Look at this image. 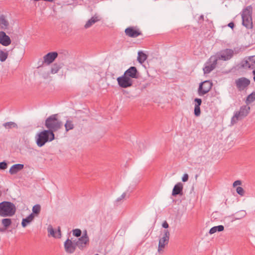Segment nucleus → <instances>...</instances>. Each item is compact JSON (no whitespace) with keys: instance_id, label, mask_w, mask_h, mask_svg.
Instances as JSON below:
<instances>
[{"instance_id":"nucleus-28","label":"nucleus","mask_w":255,"mask_h":255,"mask_svg":"<svg viewBox=\"0 0 255 255\" xmlns=\"http://www.w3.org/2000/svg\"><path fill=\"white\" fill-rule=\"evenodd\" d=\"M255 101V91H253L251 94L249 95L246 99V103L249 105Z\"/></svg>"},{"instance_id":"nucleus-37","label":"nucleus","mask_w":255,"mask_h":255,"mask_svg":"<svg viewBox=\"0 0 255 255\" xmlns=\"http://www.w3.org/2000/svg\"><path fill=\"white\" fill-rule=\"evenodd\" d=\"M242 67L245 69H250V64L249 63L248 59L242 61Z\"/></svg>"},{"instance_id":"nucleus-38","label":"nucleus","mask_w":255,"mask_h":255,"mask_svg":"<svg viewBox=\"0 0 255 255\" xmlns=\"http://www.w3.org/2000/svg\"><path fill=\"white\" fill-rule=\"evenodd\" d=\"M236 191L237 192V193L238 194H239L240 195L243 196L244 195V193H245V191H244V189L241 187H238L237 188H236Z\"/></svg>"},{"instance_id":"nucleus-27","label":"nucleus","mask_w":255,"mask_h":255,"mask_svg":"<svg viewBox=\"0 0 255 255\" xmlns=\"http://www.w3.org/2000/svg\"><path fill=\"white\" fill-rule=\"evenodd\" d=\"M2 126L6 128V129H11L12 128H18V126L17 125L13 122H8L5 123H3Z\"/></svg>"},{"instance_id":"nucleus-32","label":"nucleus","mask_w":255,"mask_h":255,"mask_svg":"<svg viewBox=\"0 0 255 255\" xmlns=\"http://www.w3.org/2000/svg\"><path fill=\"white\" fill-rule=\"evenodd\" d=\"M64 126L65 127V129H66V131H68L69 130L72 129L74 128V126L72 123V122L70 120H67Z\"/></svg>"},{"instance_id":"nucleus-43","label":"nucleus","mask_w":255,"mask_h":255,"mask_svg":"<svg viewBox=\"0 0 255 255\" xmlns=\"http://www.w3.org/2000/svg\"><path fill=\"white\" fill-rule=\"evenodd\" d=\"M81 237H83L85 239H88V240H89V238L88 236V234H87V230H85L84 232H83V235L81 236Z\"/></svg>"},{"instance_id":"nucleus-46","label":"nucleus","mask_w":255,"mask_h":255,"mask_svg":"<svg viewBox=\"0 0 255 255\" xmlns=\"http://www.w3.org/2000/svg\"><path fill=\"white\" fill-rule=\"evenodd\" d=\"M228 26L233 29L235 27V23L233 22H231L228 24Z\"/></svg>"},{"instance_id":"nucleus-11","label":"nucleus","mask_w":255,"mask_h":255,"mask_svg":"<svg viewBox=\"0 0 255 255\" xmlns=\"http://www.w3.org/2000/svg\"><path fill=\"white\" fill-rule=\"evenodd\" d=\"M125 32L127 36L132 38H135L142 35L141 32L136 26H129L126 28Z\"/></svg>"},{"instance_id":"nucleus-29","label":"nucleus","mask_w":255,"mask_h":255,"mask_svg":"<svg viewBox=\"0 0 255 255\" xmlns=\"http://www.w3.org/2000/svg\"><path fill=\"white\" fill-rule=\"evenodd\" d=\"M41 210V206L39 204H36L32 207V213L30 214H32L34 217L35 216H38Z\"/></svg>"},{"instance_id":"nucleus-16","label":"nucleus","mask_w":255,"mask_h":255,"mask_svg":"<svg viewBox=\"0 0 255 255\" xmlns=\"http://www.w3.org/2000/svg\"><path fill=\"white\" fill-rule=\"evenodd\" d=\"M183 185L181 182H178L176 184L172 190V196L176 197L178 195L182 196L183 195Z\"/></svg>"},{"instance_id":"nucleus-18","label":"nucleus","mask_w":255,"mask_h":255,"mask_svg":"<svg viewBox=\"0 0 255 255\" xmlns=\"http://www.w3.org/2000/svg\"><path fill=\"white\" fill-rule=\"evenodd\" d=\"M202 99L198 98H196L194 100V114L195 117H198L201 115L200 106L202 104Z\"/></svg>"},{"instance_id":"nucleus-22","label":"nucleus","mask_w":255,"mask_h":255,"mask_svg":"<svg viewBox=\"0 0 255 255\" xmlns=\"http://www.w3.org/2000/svg\"><path fill=\"white\" fill-rule=\"evenodd\" d=\"M100 20V18L99 16L95 15L94 16H92L90 19H89L87 22L86 23L84 27L85 28H88L91 27L93 24H95L96 22Z\"/></svg>"},{"instance_id":"nucleus-5","label":"nucleus","mask_w":255,"mask_h":255,"mask_svg":"<svg viewBox=\"0 0 255 255\" xmlns=\"http://www.w3.org/2000/svg\"><path fill=\"white\" fill-rule=\"evenodd\" d=\"M250 110L251 108L248 105L241 106L239 111L235 112L234 115L231 119V124L234 125L239 120H242L246 117L249 114Z\"/></svg>"},{"instance_id":"nucleus-7","label":"nucleus","mask_w":255,"mask_h":255,"mask_svg":"<svg viewBox=\"0 0 255 255\" xmlns=\"http://www.w3.org/2000/svg\"><path fill=\"white\" fill-rule=\"evenodd\" d=\"M57 57L58 53L57 52H51L48 53L44 56L43 61H39L38 62L39 66L38 67L42 66L44 63L47 65H49L52 63Z\"/></svg>"},{"instance_id":"nucleus-42","label":"nucleus","mask_w":255,"mask_h":255,"mask_svg":"<svg viewBox=\"0 0 255 255\" xmlns=\"http://www.w3.org/2000/svg\"><path fill=\"white\" fill-rule=\"evenodd\" d=\"M55 232H56V238H60L61 237L60 227H58L57 231H55Z\"/></svg>"},{"instance_id":"nucleus-49","label":"nucleus","mask_w":255,"mask_h":255,"mask_svg":"<svg viewBox=\"0 0 255 255\" xmlns=\"http://www.w3.org/2000/svg\"><path fill=\"white\" fill-rule=\"evenodd\" d=\"M6 229H2V228H0V232H4Z\"/></svg>"},{"instance_id":"nucleus-21","label":"nucleus","mask_w":255,"mask_h":255,"mask_svg":"<svg viewBox=\"0 0 255 255\" xmlns=\"http://www.w3.org/2000/svg\"><path fill=\"white\" fill-rule=\"evenodd\" d=\"M9 22L3 14L0 15V28L4 30L7 29L9 26Z\"/></svg>"},{"instance_id":"nucleus-24","label":"nucleus","mask_w":255,"mask_h":255,"mask_svg":"<svg viewBox=\"0 0 255 255\" xmlns=\"http://www.w3.org/2000/svg\"><path fill=\"white\" fill-rule=\"evenodd\" d=\"M63 63H54L51 69V74H55L57 73L59 70L63 67Z\"/></svg>"},{"instance_id":"nucleus-12","label":"nucleus","mask_w":255,"mask_h":255,"mask_svg":"<svg viewBox=\"0 0 255 255\" xmlns=\"http://www.w3.org/2000/svg\"><path fill=\"white\" fill-rule=\"evenodd\" d=\"M250 80L245 77L240 78L235 81L236 87L240 91L246 89L250 84Z\"/></svg>"},{"instance_id":"nucleus-23","label":"nucleus","mask_w":255,"mask_h":255,"mask_svg":"<svg viewBox=\"0 0 255 255\" xmlns=\"http://www.w3.org/2000/svg\"><path fill=\"white\" fill-rule=\"evenodd\" d=\"M34 217L32 214L29 215L26 218H23L21 222V226L23 228H25L28 224L31 223Z\"/></svg>"},{"instance_id":"nucleus-26","label":"nucleus","mask_w":255,"mask_h":255,"mask_svg":"<svg viewBox=\"0 0 255 255\" xmlns=\"http://www.w3.org/2000/svg\"><path fill=\"white\" fill-rule=\"evenodd\" d=\"M224 230V227L223 225H219L217 226H214L210 229L209 233L212 235L217 232H222Z\"/></svg>"},{"instance_id":"nucleus-6","label":"nucleus","mask_w":255,"mask_h":255,"mask_svg":"<svg viewBox=\"0 0 255 255\" xmlns=\"http://www.w3.org/2000/svg\"><path fill=\"white\" fill-rule=\"evenodd\" d=\"M213 83L210 80H206L199 84L198 88V94L200 96H203L207 94L212 89Z\"/></svg>"},{"instance_id":"nucleus-25","label":"nucleus","mask_w":255,"mask_h":255,"mask_svg":"<svg viewBox=\"0 0 255 255\" xmlns=\"http://www.w3.org/2000/svg\"><path fill=\"white\" fill-rule=\"evenodd\" d=\"M147 58V56L143 51H140L138 52L137 61L139 63H143Z\"/></svg>"},{"instance_id":"nucleus-20","label":"nucleus","mask_w":255,"mask_h":255,"mask_svg":"<svg viewBox=\"0 0 255 255\" xmlns=\"http://www.w3.org/2000/svg\"><path fill=\"white\" fill-rule=\"evenodd\" d=\"M24 168V165L22 164H15L13 165L9 169V172L11 175L16 174L18 172Z\"/></svg>"},{"instance_id":"nucleus-17","label":"nucleus","mask_w":255,"mask_h":255,"mask_svg":"<svg viewBox=\"0 0 255 255\" xmlns=\"http://www.w3.org/2000/svg\"><path fill=\"white\" fill-rule=\"evenodd\" d=\"M11 40L10 37L7 35L5 32L0 31V44L4 46L10 44Z\"/></svg>"},{"instance_id":"nucleus-3","label":"nucleus","mask_w":255,"mask_h":255,"mask_svg":"<svg viewBox=\"0 0 255 255\" xmlns=\"http://www.w3.org/2000/svg\"><path fill=\"white\" fill-rule=\"evenodd\" d=\"M36 143L38 147H42L47 142H50L55 139L54 133H51L49 130L44 129L35 136Z\"/></svg>"},{"instance_id":"nucleus-10","label":"nucleus","mask_w":255,"mask_h":255,"mask_svg":"<svg viewBox=\"0 0 255 255\" xmlns=\"http://www.w3.org/2000/svg\"><path fill=\"white\" fill-rule=\"evenodd\" d=\"M170 237V233L168 230H164V236L159 241L158 252H160L164 249L166 245L168 244Z\"/></svg>"},{"instance_id":"nucleus-19","label":"nucleus","mask_w":255,"mask_h":255,"mask_svg":"<svg viewBox=\"0 0 255 255\" xmlns=\"http://www.w3.org/2000/svg\"><path fill=\"white\" fill-rule=\"evenodd\" d=\"M234 51L231 49L227 48L221 52V58L224 60H230L233 56Z\"/></svg>"},{"instance_id":"nucleus-47","label":"nucleus","mask_w":255,"mask_h":255,"mask_svg":"<svg viewBox=\"0 0 255 255\" xmlns=\"http://www.w3.org/2000/svg\"><path fill=\"white\" fill-rule=\"evenodd\" d=\"M204 21V15H201L198 19V22L202 23Z\"/></svg>"},{"instance_id":"nucleus-33","label":"nucleus","mask_w":255,"mask_h":255,"mask_svg":"<svg viewBox=\"0 0 255 255\" xmlns=\"http://www.w3.org/2000/svg\"><path fill=\"white\" fill-rule=\"evenodd\" d=\"M248 60L250 64V69L255 68V55L248 57Z\"/></svg>"},{"instance_id":"nucleus-4","label":"nucleus","mask_w":255,"mask_h":255,"mask_svg":"<svg viewBox=\"0 0 255 255\" xmlns=\"http://www.w3.org/2000/svg\"><path fill=\"white\" fill-rule=\"evenodd\" d=\"M252 13L253 8L251 5H249L243 9L241 14L242 24L247 29H252L253 27Z\"/></svg>"},{"instance_id":"nucleus-44","label":"nucleus","mask_w":255,"mask_h":255,"mask_svg":"<svg viewBox=\"0 0 255 255\" xmlns=\"http://www.w3.org/2000/svg\"><path fill=\"white\" fill-rule=\"evenodd\" d=\"M242 184V182L241 180H236L235 181L233 184V187H236L238 185H240Z\"/></svg>"},{"instance_id":"nucleus-2","label":"nucleus","mask_w":255,"mask_h":255,"mask_svg":"<svg viewBox=\"0 0 255 255\" xmlns=\"http://www.w3.org/2000/svg\"><path fill=\"white\" fill-rule=\"evenodd\" d=\"M16 211V207L13 203L5 201L0 203V217H11L15 214Z\"/></svg>"},{"instance_id":"nucleus-9","label":"nucleus","mask_w":255,"mask_h":255,"mask_svg":"<svg viewBox=\"0 0 255 255\" xmlns=\"http://www.w3.org/2000/svg\"><path fill=\"white\" fill-rule=\"evenodd\" d=\"M217 64V59L216 57H211L203 68L204 74H208L214 69Z\"/></svg>"},{"instance_id":"nucleus-36","label":"nucleus","mask_w":255,"mask_h":255,"mask_svg":"<svg viewBox=\"0 0 255 255\" xmlns=\"http://www.w3.org/2000/svg\"><path fill=\"white\" fill-rule=\"evenodd\" d=\"M47 230L50 235L54 238H56V232L54 231L52 226L49 225L48 227Z\"/></svg>"},{"instance_id":"nucleus-14","label":"nucleus","mask_w":255,"mask_h":255,"mask_svg":"<svg viewBox=\"0 0 255 255\" xmlns=\"http://www.w3.org/2000/svg\"><path fill=\"white\" fill-rule=\"evenodd\" d=\"M64 247L65 252L69 254L74 253L76 249V246L74 241L72 242L71 240L68 238L64 243Z\"/></svg>"},{"instance_id":"nucleus-30","label":"nucleus","mask_w":255,"mask_h":255,"mask_svg":"<svg viewBox=\"0 0 255 255\" xmlns=\"http://www.w3.org/2000/svg\"><path fill=\"white\" fill-rule=\"evenodd\" d=\"M11 223V220L10 218H4L1 220V224L5 228V229H6L8 227H9Z\"/></svg>"},{"instance_id":"nucleus-40","label":"nucleus","mask_w":255,"mask_h":255,"mask_svg":"<svg viewBox=\"0 0 255 255\" xmlns=\"http://www.w3.org/2000/svg\"><path fill=\"white\" fill-rule=\"evenodd\" d=\"M7 167V164L5 161L0 162V170H4Z\"/></svg>"},{"instance_id":"nucleus-39","label":"nucleus","mask_w":255,"mask_h":255,"mask_svg":"<svg viewBox=\"0 0 255 255\" xmlns=\"http://www.w3.org/2000/svg\"><path fill=\"white\" fill-rule=\"evenodd\" d=\"M126 195H127V192L123 193L120 197H118L116 199L115 202L117 203L120 202L122 200H123L126 197Z\"/></svg>"},{"instance_id":"nucleus-35","label":"nucleus","mask_w":255,"mask_h":255,"mask_svg":"<svg viewBox=\"0 0 255 255\" xmlns=\"http://www.w3.org/2000/svg\"><path fill=\"white\" fill-rule=\"evenodd\" d=\"M72 234L76 237H81L82 235V231L79 229H73L72 230Z\"/></svg>"},{"instance_id":"nucleus-31","label":"nucleus","mask_w":255,"mask_h":255,"mask_svg":"<svg viewBox=\"0 0 255 255\" xmlns=\"http://www.w3.org/2000/svg\"><path fill=\"white\" fill-rule=\"evenodd\" d=\"M8 52L4 51L1 49H0V61L1 62H4L6 60L8 57Z\"/></svg>"},{"instance_id":"nucleus-41","label":"nucleus","mask_w":255,"mask_h":255,"mask_svg":"<svg viewBox=\"0 0 255 255\" xmlns=\"http://www.w3.org/2000/svg\"><path fill=\"white\" fill-rule=\"evenodd\" d=\"M188 179H189V176H188V174L185 173L182 178V181L184 182H185L188 180Z\"/></svg>"},{"instance_id":"nucleus-48","label":"nucleus","mask_w":255,"mask_h":255,"mask_svg":"<svg viewBox=\"0 0 255 255\" xmlns=\"http://www.w3.org/2000/svg\"><path fill=\"white\" fill-rule=\"evenodd\" d=\"M253 75L254 76V77H253V79H254V81L255 82V69H254L253 71Z\"/></svg>"},{"instance_id":"nucleus-8","label":"nucleus","mask_w":255,"mask_h":255,"mask_svg":"<svg viewBox=\"0 0 255 255\" xmlns=\"http://www.w3.org/2000/svg\"><path fill=\"white\" fill-rule=\"evenodd\" d=\"M119 86L122 88H127L132 86L133 80L125 76V74L117 79Z\"/></svg>"},{"instance_id":"nucleus-45","label":"nucleus","mask_w":255,"mask_h":255,"mask_svg":"<svg viewBox=\"0 0 255 255\" xmlns=\"http://www.w3.org/2000/svg\"><path fill=\"white\" fill-rule=\"evenodd\" d=\"M162 226L164 229H167L169 227V225L168 223L166 221H165L163 222Z\"/></svg>"},{"instance_id":"nucleus-50","label":"nucleus","mask_w":255,"mask_h":255,"mask_svg":"<svg viewBox=\"0 0 255 255\" xmlns=\"http://www.w3.org/2000/svg\"><path fill=\"white\" fill-rule=\"evenodd\" d=\"M1 191H0V196H1Z\"/></svg>"},{"instance_id":"nucleus-34","label":"nucleus","mask_w":255,"mask_h":255,"mask_svg":"<svg viewBox=\"0 0 255 255\" xmlns=\"http://www.w3.org/2000/svg\"><path fill=\"white\" fill-rule=\"evenodd\" d=\"M246 215V212L245 211H240L235 214V219L236 220H239L242 219Z\"/></svg>"},{"instance_id":"nucleus-1","label":"nucleus","mask_w":255,"mask_h":255,"mask_svg":"<svg viewBox=\"0 0 255 255\" xmlns=\"http://www.w3.org/2000/svg\"><path fill=\"white\" fill-rule=\"evenodd\" d=\"M62 126V122L58 119V114H53L45 120V126L52 133L61 128Z\"/></svg>"},{"instance_id":"nucleus-15","label":"nucleus","mask_w":255,"mask_h":255,"mask_svg":"<svg viewBox=\"0 0 255 255\" xmlns=\"http://www.w3.org/2000/svg\"><path fill=\"white\" fill-rule=\"evenodd\" d=\"M75 245L80 250H83L86 248L87 246L89 244V240L85 239L83 237H80L76 240H74Z\"/></svg>"},{"instance_id":"nucleus-13","label":"nucleus","mask_w":255,"mask_h":255,"mask_svg":"<svg viewBox=\"0 0 255 255\" xmlns=\"http://www.w3.org/2000/svg\"><path fill=\"white\" fill-rule=\"evenodd\" d=\"M125 76L132 79H138L139 77V73L138 71L137 68L135 66H131L125 72Z\"/></svg>"}]
</instances>
